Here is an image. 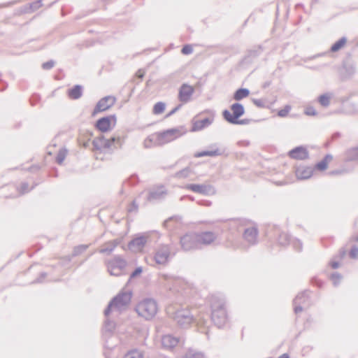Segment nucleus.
Returning a JSON list of instances; mask_svg holds the SVG:
<instances>
[{"mask_svg": "<svg viewBox=\"0 0 358 358\" xmlns=\"http://www.w3.org/2000/svg\"><path fill=\"white\" fill-rule=\"evenodd\" d=\"M229 224L231 227L243 228V238L249 245L257 243L258 229L250 220L244 218L234 219L230 221Z\"/></svg>", "mask_w": 358, "mask_h": 358, "instance_id": "f257e3e1", "label": "nucleus"}, {"mask_svg": "<svg viewBox=\"0 0 358 358\" xmlns=\"http://www.w3.org/2000/svg\"><path fill=\"white\" fill-rule=\"evenodd\" d=\"M211 320L218 328L223 327L227 319L224 301L215 296H212L210 301Z\"/></svg>", "mask_w": 358, "mask_h": 358, "instance_id": "f03ea898", "label": "nucleus"}, {"mask_svg": "<svg viewBox=\"0 0 358 358\" xmlns=\"http://www.w3.org/2000/svg\"><path fill=\"white\" fill-rule=\"evenodd\" d=\"M131 294L129 292H120L109 302L104 310V315L108 317L111 311L117 312L119 314L129 303Z\"/></svg>", "mask_w": 358, "mask_h": 358, "instance_id": "7ed1b4c3", "label": "nucleus"}, {"mask_svg": "<svg viewBox=\"0 0 358 358\" xmlns=\"http://www.w3.org/2000/svg\"><path fill=\"white\" fill-rule=\"evenodd\" d=\"M168 315L181 327H188L196 320L190 310L187 308L177 309L172 311L171 308L167 309Z\"/></svg>", "mask_w": 358, "mask_h": 358, "instance_id": "20e7f679", "label": "nucleus"}, {"mask_svg": "<svg viewBox=\"0 0 358 358\" xmlns=\"http://www.w3.org/2000/svg\"><path fill=\"white\" fill-rule=\"evenodd\" d=\"M157 302L152 299H145L136 306V311L140 317L146 320L153 318L157 313Z\"/></svg>", "mask_w": 358, "mask_h": 358, "instance_id": "39448f33", "label": "nucleus"}, {"mask_svg": "<svg viewBox=\"0 0 358 358\" xmlns=\"http://www.w3.org/2000/svg\"><path fill=\"white\" fill-rule=\"evenodd\" d=\"M174 255L175 253H171V246L163 244L156 249L153 258L156 264L166 265Z\"/></svg>", "mask_w": 358, "mask_h": 358, "instance_id": "423d86ee", "label": "nucleus"}, {"mask_svg": "<svg viewBox=\"0 0 358 358\" xmlns=\"http://www.w3.org/2000/svg\"><path fill=\"white\" fill-rule=\"evenodd\" d=\"M182 132L178 128H171L156 134L157 144L163 145L181 136Z\"/></svg>", "mask_w": 358, "mask_h": 358, "instance_id": "0eeeda50", "label": "nucleus"}, {"mask_svg": "<svg viewBox=\"0 0 358 358\" xmlns=\"http://www.w3.org/2000/svg\"><path fill=\"white\" fill-rule=\"evenodd\" d=\"M181 248L184 251L199 250L197 233H187L180 238Z\"/></svg>", "mask_w": 358, "mask_h": 358, "instance_id": "6e6552de", "label": "nucleus"}, {"mask_svg": "<svg viewBox=\"0 0 358 358\" xmlns=\"http://www.w3.org/2000/svg\"><path fill=\"white\" fill-rule=\"evenodd\" d=\"M230 109L232 111V113L227 109L223 110L222 116L224 119L229 123L238 122L237 119L241 117L245 113L244 106L243 104L236 102L231 104Z\"/></svg>", "mask_w": 358, "mask_h": 358, "instance_id": "1a4fd4ad", "label": "nucleus"}, {"mask_svg": "<svg viewBox=\"0 0 358 358\" xmlns=\"http://www.w3.org/2000/svg\"><path fill=\"white\" fill-rule=\"evenodd\" d=\"M185 188L203 195H211L215 194V189L211 185L187 184L185 185Z\"/></svg>", "mask_w": 358, "mask_h": 358, "instance_id": "9d476101", "label": "nucleus"}, {"mask_svg": "<svg viewBox=\"0 0 358 358\" xmlns=\"http://www.w3.org/2000/svg\"><path fill=\"white\" fill-rule=\"evenodd\" d=\"M116 101L113 96H106L101 99L94 108L92 115H94L100 112L105 111L112 107Z\"/></svg>", "mask_w": 358, "mask_h": 358, "instance_id": "9b49d317", "label": "nucleus"}, {"mask_svg": "<svg viewBox=\"0 0 358 358\" xmlns=\"http://www.w3.org/2000/svg\"><path fill=\"white\" fill-rule=\"evenodd\" d=\"M112 123H113V125L116 123V117L115 115L103 117L99 119L96 122V127L101 132H107L110 130Z\"/></svg>", "mask_w": 358, "mask_h": 358, "instance_id": "f8f14e48", "label": "nucleus"}, {"mask_svg": "<svg viewBox=\"0 0 358 358\" xmlns=\"http://www.w3.org/2000/svg\"><path fill=\"white\" fill-rule=\"evenodd\" d=\"M148 238L147 235L136 236L129 243V249L135 252L141 251L147 243Z\"/></svg>", "mask_w": 358, "mask_h": 358, "instance_id": "ddd939ff", "label": "nucleus"}, {"mask_svg": "<svg viewBox=\"0 0 358 358\" xmlns=\"http://www.w3.org/2000/svg\"><path fill=\"white\" fill-rule=\"evenodd\" d=\"M194 92V89L192 86L187 84H182L178 92V99L180 102L186 103L191 99L192 96Z\"/></svg>", "mask_w": 358, "mask_h": 358, "instance_id": "4468645a", "label": "nucleus"}, {"mask_svg": "<svg viewBox=\"0 0 358 358\" xmlns=\"http://www.w3.org/2000/svg\"><path fill=\"white\" fill-rule=\"evenodd\" d=\"M167 194V191L164 186H159L151 189L147 197L150 202H154L164 199Z\"/></svg>", "mask_w": 358, "mask_h": 358, "instance_id": "2eb2a0df", "label": "nucleus"}, {"mask_svg": "<svg viewBox=\"0 0 358 358\" xmlns=\"http://www.w3.org/2000/svg\"><path fill=\"white\" fill-rule=\"evenodd\" d=\"M200 249L201 245H208L213 243L217 236L212 231H203L197 233Z\"/></svg>", "mask_w": 358, "mask_h": 358, "instance_id": "dca6fc26", "label": "nucleus"}, {"mask_svg": "<svg viewBox=\"0 0 358 358\" xmlns=\"http://www.w3.org/2000/svg\"><path fill=\"white\" fill-rule=\"evenodd\" d=\"M289 158L296 160H304L308 157V152L303 146L296 147L288 152Z\"/></svg>", "mask_w": 358, "mask_h": 358, "instance_id": "f3484780", "label": "nucleus"}, {"mask_svg": "<svg viewBox=\"0 0 358 358\" xmlns=\"http://www.w3.org/2000/svg\"><path fill=\"white\" fill-rule=\"evenodd\" d=\"M313 174V169L308 166H300L296 171L299 179L305 180L310 178Z\"/></svg>", "mask_w": 358, "mask_h": 358, "instance_id": "a211bd4d", "label": "nucleus"}, {"mask_svg": "<svg viewBox=\"0 0 358 358\" xmlns=\"http://www.w3.org/2000/svg\"><path fill=\"white\" fill-rule=\"evenodd\" d=\"M94 148L97 150L109 149V143L106 141V138L103 135L95 138L92 141Z\"/></svg>", "mask_w": 358, "mask_h": 358, "instance_id": "6ab92c4d", "label": "nucleus"}, {"mask_svg": "<svg viewBox=\"0 0 358 358\" xmlns=\"http://www.w3.org/2000/svg\"><path fill=\"white\" fill-rule=\"evenodd\" d=\"M213 118L206 117L203 120H196L193 122L192 131H200L208 127L213 123Z\"/></svg>", "mask_w": 358, "mask_h": 358, "instance_id": "aec40b11", "label": "nucleus"}, {"mask_svg": "<svg viewBox=\"0 0 358 358\" xmlns=\"http://www.w3.org/2000/svg\"><path fill=\"white\" fill-rule=\"evenodd\" d=\"M178 338L171 335H165L162 338V344L164 348L171 349L174 348L178 343Z\"/></svg>", "mask_w": 358, "mask_h": 358, "instance_id": "412c9836", "label": "nucleus"}, {"mask_svg": "<svg viewBox=\"0 0 358 358\" xmlns=\"http://www.w3.org/2000/svg\"><path fill=\"white\" fill-rule=\"evenodd\" d=\"M176 281V278L168 274L162 273L159 276V282L166 289H171V284Z\"/></svg>", "mask_w": 358, "mask_h": 358, "instance_id": "4be33fe9", "label": "nucleus"}, {"mask_svg": "<svg viewBox=\"0 0 358 358\" xmlns=\"http://www.w3.org/2000/svg\"><path fill=\"white\" fill-rule=\"evenodd\" d=\"M67 94L71 99H78L83 95V87L80 85H76L68 90Z\"/></svg>", "mask_w": 358, "mask_h": 358, "instance_id": "5701e85b", "label": "nucleus"}, {"mask_svg": "<svg viewBox=\"0 0 358 358\" xmlns=\"http://www.w3.org/2000/svg\"><path fill=\"white\" fill-rule=\"evenodd\" d=\"M208 318H204L203 316L199 317V319L196 320V324L199 327V330L201 333H204L208 336Z\"/></svg>", "mask_w": 358, "mask_h": 358, "instance_id": "b1692460", "label": "nucleus"}, {"mask_svg": "<svg viewBox=\"0 0 358 358\" xmlns=\"http://www.w3.org/2000/svg\"><path fill=\"white\" fill-rule=\"evenodd\" d=\"M118 245V241L117 240H114L113 241L106 243L103 247L99 250V252L102 254H110L114 249Z\"/></svg>", "mask_w": 358, "mask_h": 358, "instance_id": "393cba45", "label": "nucleus"}, {"mask_svg": "<svg viewBox=\"0 0 358 358\" xmlns=\"http://www.w3.org/2000/svg\"><path fill=\"white\" fill-rule=\"evenodd\" d=\"M108 264L113 266L117 270L120 269L122 271L127 266V262L120 257H115L113 260L108 262Z\"/></svg>", "mask_w": 358, "mask_h": 358, "instance_id": "a878e982", "label": "nucleus"}, {"mask_svg": "<svg viewBox=\"0 0 358 358\" xmlns=\"http://www.w3.org/2000/svg\"><path fill=\"white\" fill-rule=\"evenodd\" d=\"M250 94V90L247 88H239L235 91L233 95V99L236 101H239L242 100L244 98H246Z\"/></svg>", "mask_w": 358, "mask_h": 358, "instance_id": "bb28decb", "label": "nucleus"}, {"mask_svg": "<svg viewBox=\"0 0 358 358\" xmlns=\"http://www.w3.org/2000/svg\"><path fill=\"white\" fill-rule=\"evenodd\" d=\"M332 157L331 155H327L322 161L318 162L315 166V169L322 171L327 169L329 163L332 160Z\"/></svg>", "mask_w": 358, "mask_h": 358, "instance_id": "cd10ccee", "label": "nucleus"}, {"mask_svg": "<svg viewBox=\"0 0 358 358\" xmlns=\"http://www.w3.org/2000/svg\"><path fill=\"white\" fill-rule=\"evenodd\" d=\"M157 136L156 134L148 136L143 141V146L145 148H150L153 146H159L157 144Z\"/></svg>", "mask_w": 358, "mask_h": 358, "instance_id": "c85d7f7f", "label": "nucleus"}, {"mask_svg": "<svg viewBox=\"0 0 358 358\" xmlns=\"http://www.w3.org/2000/svg\"><path fill=\"white\" fill-rule=\"evenodd\" d=\"M220 155H221V152L220 151V150L216 149L214 150H206V151L196 152L194 154V157H204V156L215 157V156H218Z\"/></svg>", "mask_w": 358, "mask_h": 358, "instance_id": "c756f323", "label": "nucleus"}, {"mask_svg": "<svg viewBox=\"0 0 358 358\" xmlns=\"http://www.w3.org/2000/svg\"><path fill=\"white\" fill-rule=\"evenodd\" d=\"M43 6L42 0H37L29 5L26 6L24 8V12L28 13L29 11H34L41 8Z\"/></svg>", "mask_w": 358, "mask_h": 358, "instance_id": "7c9ffc66", "label": "nucleus"}, {"mask_svg": "<svg viewBox=\"0 0 358 358\" xmlns=\"http://www.w3.org/2000/svg\"><path fill=\"white\" fill-rule=\"evenodd\" d=\"M201 352L193 349H189L183 355V358H203Z\"/></svg>", "mask_w": 358, "mask_h": 358, "instance_id": "2f4dec72", "label": "nucleus"}, {"mask_svg": "<svg viewBox=\"0 0 358 358\" xmlns=\"http://www.w3.org/2000/svg\"><path fill=\"white\" fill-rule=\"evenodd\" d=\"M106 141L109 143V149L112 148V146H115L116 148V145L119 147H121L123 143V140L121 137L113 136L109 139H106Z\"/></svg>", "mask_w": 358, "mask_h": 358, "instance_id": "473e14b6", "label": "nucleus"}, {"mask_svg": "<svg viewBox=\"0 0 358 358\" xmlns=\"http://www.w3.org/2000/svg\"><path fill=\"white\" fill-rule=\"evenodd\" d=\"M346 44V39L345 38H342L336 41L331 48V52H337L341 48H343Z\"/></svg>", "mask_w": 358, "mask_h": 358, "instance_id": "72a5a7b5", "label": "nucleus"}, {"mask_svg": "<svg viewBox=\"0 0 358 358\" xmlns=\"http://www.w3.org/2000/svg\"><path fill=\"white\" fill-rule=\"evenodd\" d=\"M68 150L66 148H62L59 150V152L56 157V162L58 164H62L65 159Z\"/></svg>", "mask_w": 358, "mask_h": 358, "instance_id": "f704fd0d", "label": "nucleus"}, {"mask_svg": "<svg viewBox=\"0 0 358 358\" xmlns=\"http://www.w3.org/2000/svg\"><path fill=\"white\" fill-rule=\"evenodd\" d=\"M89 246H90V245L83 244V245H79L74 247L73 253H72V256L76 257V256L80 255L81 253L85 252L89 248Z\"/></svg>", "mask_w": 358, "mask_h": 358, "instance_id": "c9c22d12", "label": "nucleus"}, {"mask_svg": "<svg viewBox=\"0 0 358 358\" xmlns=\"http://www.w3.org/2000/svg\"><path fill=\"white\" fill-rule=\"evenodd\" d=\"M115 328V323L110 320L109 319H106L105 324H104V331L106 333L111 334Z\"/></svg>", "mask_w": 358, "mask_h": 358, "instance_id": "e433bc0d", "label": "nucleus"}, {"mask_svg": "<svg viewBox=\"0 0 358 358\" xmlns=\"http://www.w3.org/2000/svg\"><path fill=\"white\" fill-rule=\"evenodd\" d=\"M191 173V169L189 167H185V169L178 171L175 174V177L178 178H187Z\"/></svg>", "mask_w": 358, "mask_h": 358, "instance_id": "4c0bfd02", "label": "nucleus"}, {"mask_svg": "<svg viewBox=\"0 0 358 358\" xmlns=\"http://www.w3.org/2000/svg\"><path fill=\"white\" fill-rule=\"evenodd\" d=\"M124 358H143V354L141 351L133 350L129 351Z\"/></svg>", "mask_w": 358, "mask_h": 358, "instance_id": "58836bf2", "label": "nucleus"}, {"mask_svg": "<svg viewBox=\"0 0 358 358\" xmlns=\"http://www.w3.org/2000/svg\"><path fill=\"white\" fill-rule=\"evenodd\" d=\"M165 103L163 102H157L154 105L152 112L155 115L161 114L165 109Z\"/></svg>", "mask_w": 358, "mask_h": 358, "instance_id": "ea45409f", "label": "nucleus"}, {"mask_svg": "<svg viewBox=\"0 0 358 358\" xmlns=\"http://www.w3.org/2000/svg\"><path fill=\"white\" fill-rule=\"evenodd\" d=\"M252 103L259 108H264L267 107L266 99H252Z\"/></svg>", "mask_w": 358, "mask_h": 358, "instance_id": "a19ab883", "label": "nucleus"}, {"mask_svg": "<svg viewBox=\"0 0 358 358\" xmlns=\"http://www.w3.org/2000/svg\"><path fill=\"white\" fill-rule=\"evenodd\" d=\"M108 271L111 275H115V276L120 275L122 272V270H120V269L117 270V268L114 267L113 266H110L108 264Z\"/></svg>", "mask_w": 358, "mask_h": 358, "instance_id": "79ce46f5", "label": "nucleus"}, {"mask_svg": "<svg viewBox=\"0 0 358 358\" xmlns=\"http://www.w3.org/2000/svg\"><path fill=\"white\" fill-rule=\"evenodd\" d=\"M290 110V106H287L284 108L276 112L277 115L280 117H285L288 115Z\"/></svg>", "mask_w": 358, "mask_h": 358, "instance_id": "37998d69", "label": "nucleus"}, {"mask_svg": "<svg viewBox=\"0 0 358 358\" xmlns=\"http://www.w3.org/2000/svg\"><path fill=\"white\" fill-rule=\"evenodd\" d=\"M33 187H31V189ZM29 191L30 189H29V184L27 182H22L19 190L20 193L21 194H24L25 193L29 192Z\"/></svg>", "mask_w": 358, "mask_h": 358, "instance_id": "c03bdc74", "label": "nucleus"}, {"mask_svg": "<svg viewBox=\"0 0 358 358\" xmlns=\"http://www.w3.org/2000/svg\"><path fill=\"white\" fill-rule=\"evenodd\" d=\"M319 101L321 105L327 106L329 103V97L327 95H322L319 98Z\"/></svg>", "mask_w": 358, "mask_h": 358, "instance_id": "a18cd8bd", "label": "nucleus"}, {"mask_svg": "<svg viewBox=\"0 0 358 358\" xmlns=\"http://www.w3.org/2000/svg\"><path fill=\"white\" fill-rule=\"evenodd\" d=\"M192 52L193 48L191 45H185L181 50V52L183 55H189L191 54Z\"/></svg>", "mask_w": 358, "mask_h": 358, "instance_id": "49530a36", "label": "nucleus"}, {"mask_svg": "<svg viewBox=\"0 0 358 358\" xmlns=\"http://www.w3.org/2000/svg\"><path fill=\"white\" fill-rule=\"evenodd\" d=\"M55 66V62L53 60H49L46 62H44L42 64V68L44 70H50Z\"/></svg>", "mask_w": 358, "mask_h": 358, "instance_id": "de8ad7c7", "label": "nucleus"}, {"mask_svg": "<svg viewBox=\"0 0 358 358\" xmlns=\"http://www.w3.org/2000/svg\"><path fill=\"white\" fill-rule=\"evenodd\" d=\"M138 204L136 203V201H133L130 206L128 207V212L129 213H131V212H137L138 211Z\"/></svg>", "mask_w": 358, "mask_h": 358, "instance_id": "09e8293b", "label": "nucleus"}, {"mask_svg": "<svg viewBox=\"0 0 358 358\" xmlns=\"http://www.w3.org/2000/svg\"><path fill=\"white\" fill-rule=\"evenodd\" d=\"M143 271L142 267L139 266L136 268V269L131 273L130 278H133L136 277L137 275H140Z\"/></svg>", "mask_w": 358, "mask_h": 358, "instance_id": "8fccbe9b", "label": "nucleus"}, {"mask_svg": "<svg viewBox=\"0 0 358 358\" xmlns=\"http://www.w3.org/2000/svg\"><path fill=\"white\" fill-rule=\"evenodd\" d=\"M350 257L352 259H355L358 256V248L354 247L350 252Z\"/></svg>", "mask_w": 358, "mask_h": 358, "instance_id": "3c124183", "label": "nucleus"}, {"mask_svg": "<svg viewBox=\"0 0 358 358\" xmlns=\"http://www.w3.org/2000/svg\"><path fill=\"white\" fill-rule=\"evenodd\" d=\"M127 180L128 182H129L131 185H135L136 183L138 182V178L136 175H132Z\"/></svg>", "mask_w": 358, "mask_h": 358, "instance_id": "603ef678", "label": "nucleus"}, {"mask_svg": "<svg viewBox=\"0 0 358 358\" xmlns=\"http://www.w3.org/2000/svg\"><path fill=\"white\" fill-rule=\"evenodd\" d=\"M47 276V273L43 272V273H41L40 276L36 279L35 280L33 283H39V282H43V280Z\"/></svg>", "mask_w": 358, "mask_h": 358, "instance_id": "864d4df0", "label": "nucleus"}, {"mask_svg": "<svg viewBox=\"0 0 358 358\" xmlns=\"http://www.w3.org/2000/svg\"><path fill=\"white\" fill-rule=\"evenodd\" d=\"M350 155L354 158H357L358 157V147L351 149L350 150Z\"/></svg>", "mask_w": 358, "mask_h": 358, "instance_id": "5fc2aeb1", "label": "nucleus"}, {"mask_svg": "<svg viewBox=\"0 0 358 358\" xmlns=\"http://www.w3.org/2000/svg\"><path fill=\"white\" fill-rule=\"evenodd\" d=\"M182 106V104H178L173 109H172L166 115V117H169L176 113Z\"/></svg>", "mask_w": 358, "mask_h": 358, "instance_id": "6e6d98bb", "label": "nucleus"}, {"mask_svg": "<svg viewBox=\"0 0 358 358\" xmlns=\"http://www.w3.org/2000/svg\"><path fill=\"white\" fill-rule=\"evenodd\" d=\"M238 122H230V124H245L248 122V120H238L237 119Z\"/></svg>", "mask_w": 358, "mask_h": 358, "instance_id": "4d7b16f0", "label": "nucleus"}, {"mask_svg": "<svg viewBox=\"0 0 358 358\" xmlns=\"http://www.w3.org/2000/svg\"><path fill=\"white\" fill-rule=\"evenodd\" d=\"M306 113L309 115H315L316 114V112L315 110L312 108H307Z\"/></svg>", "mask_w": 358, "mask_h": 358, "instance_id": "13d9d810", "label": "nucleus"}, {"mask_svg": "<svg viewBox=\"0 0 358 358\" xmlns=\"http://www.w3.org/2000/svg\"><path fill=\"white\" fill-rule=\"evenodd\" d=\"M39 99L38 96V95H34L32 96V98L31 99L30 101H31V104L32 106L35 105L37 100Z\"/></svg>", "mask_w": 358, "mask_h": 358, "instance_id": "bf43d9fd", "label": "nucleus"}, {"mask_svg": "<svg viewBox=\"0 0 358 358\" xmlns=\"http://www.w3.org/2000/svg\"><path fill=\"white\" fill-rule=\"evenodd\" d=\"M136 76L139 78L142 79L144 76V73L141 70H138V72L136 73Z\"/></svg>", "mask_w": 358, "mask_h": 358, "instance_id": "052dcab7", "label": "nucleus"}, {"mask_svg": "<svg viewBox=\"0 0 358 358\" xmlns=\"http://www.w3.org/2000/svg\"><path fill=\"white\" fill-rule=\"evenodd\" d=\"M331 266L333 268H336L338 267L339 264L338 262H332L331 263Z\"/></svg>", "mask_w": 358, "mask_h": 358, "instance_id": "680f3d73", "label": "nucleus"}, {"mask_svg": "<svg viewBox=\"0 0 358 358\" xmlns=\"http://www.w3.org/2000/svg\"><path fill=\"white\" fill-rule=\"evenodd\" d=\"M280 358H290L287 354L282 355Z\"/></svg>", "mask_w": 358, "mask_h": 358, "instance_id": "e2e57ef3", "label": "nucleus"}, {"mask_svg": "<svg viewBox=\"0 0 358 358\" xmlns=\"http://www.w3.org/2000/svg\"><path fill=\"white\" fill-rule=\"evenodd\" d=\"M38 166H32L30 168L31 171H32L33 170H38Z\"/></svg>", "mask_w": 358, "mask_h": 358, "instance_id": "0e129e2a", "label": "nucleus"}, {"mask_svg": "<svg viewBox=\"0 0 358 358\" xmlns=\"http://www.w3.org/2000/svg\"><path fill=\"white\" fill-rule=\"evenodd\" d=\"M355 241H358V236L357 237L355 238L354 239Z\"/></svg>", "mask_w": 358, "mask_h": 358, "instance_id": "69168bd1", "label": "nucleus"}, {"mask_svg": "<svg viewBox=\"0 0 358 358\" xmlns=\"http://www.w3.org/2000/svg\"><path fill=\"white\" fill-rule=\"evenodd\" d=\"M244 144H245V145H248V144H249V143H248V142H244Z\"/></svg>", "mask_w": 358, "mask_h": 358, "instance_id": "338daca9", "label": "nucleus"}, {"mask_svg": "<svg viewBox=\"0 0 358 358\" xmlns=\"http://www.w3.org/2000/svg\"><path fill=\"white\" fill-rule=\"evenodd\" d=\"M168 220L164 221V224H166L167 223Z\"/></svg>", "mask_w": 358, "mask_h": 358, "instance_id": "774afa93", "label": "nucleus"}]
</instances>
